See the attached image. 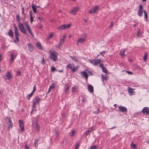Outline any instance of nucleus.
I'll return each mask as SVG.
<instances>
[{
    "label": "nucleus",
    "instance_id": "obj_1",
    "mask_svg": "<svg viewBox=\"0 0 149 149\" xmlns=\"http://www.w3.org/2000/svg\"><path fill=\"white\" fill-rule=\"evenodd\" d=\"M66 68L71 69L73 72H76L78 69L77 66H76L74 64L72 63H69L66 66Z\"/></svg>",
    "mask_w": 149,
    "mask_h": 149
},
{
    "label": "nucleus",
    "instance_id": "obj_2",
    "mask_svg": "<svg viewBox=\"0 0 149 149\" xmlns=\"http://www.w3.org/2000/svg\"><path fill=\"white\" fill-rule=\"evenodd\" d=\"M49 58L50 59L54 61H56L58 60V58L56 55V52H51Z\"/></svg>",
    "mask_w": 149,
    "mask_h": 149
},
{
    "label": "nucleus",
    "instance_id": "obj_3",
    "mask_svg": "<svg viewBox=\"0 0 149 149\" xmlns=\"http://www.w3.org/2000/svg\"><path fill=\"white\" fill-rule=\"evenodd\" d=\"M6 119L7 120L6 124L8 125V128L9 130H10V129H11L12 128L13 124L12 123V120L10 117H7L6 118Z\"/></svg>",
    "mask_w": 149,
    "mask_h": 149
},
{
    "label": "nucleus",
    "instance_id": "obj_4",
    "mask_svg": "<svg viewBox=\"0 0 149 149\" xmlns=\"http://www.w3.org/2000/svg\"><path fill=\"white\" fill-rule=\"evenodd\" d=\"M15 28V31L14 32L15 34V38H16V40H14V42L15 43H17L19 40V38L18 36H19V35L18 32V29L17 27L15 25H13Z\"/></svg>",
    "mask_w": 149,
    "mask_h": 149
},
{
    "label": "nucleus",
    "instance_id": "obj_5",
    "mask_svg": "<svg viewBox=\"0 0 149 149\" xmlns=\"http://www.w3.org/2000/svg\"><path fill=\"white\" fill-rule=\"evenodd\" d=\"M38 121L37 120L36 122H33L32 123V127L33 128L38 132H39L40 130V127L38 124Z\"/></svg>",
    "mask_w": 149,
    "mask_h": 149
},
{
    "label": "nucleus",
    "instance_id": "obj_6",
    "mask_svg": "<svg viewBox=\"0 0 149 149\" xmlns=\"http://www.w3.org/2000/svg\"><path fill=\"white\" fill-rule=\"evenodd\" d=\"M18 27L19 29L22 33L25 34H26L27 33L26 30L23 26V24L22 23H19Z\"/></svg>",
    "mask_w": 149,
    "mask_h": 149
},
{
    "label": "nucleus",
    "instance_id": "obj_7",
    "mask_svg": "<svg viewBox=\"0 0 149 149\" xmlns=\"http://www.w3.org/2000/svg\"><path fill=\"white\" fill-rule=\"evenodd\" d=\"M101 60L100 59H91L90 60V62L91 64L93 65H97L98 63H100L101 62Z\"/></svg>",
    "mask_w": 149,
    "mask_h": 149
},
{
    "label": "nucleus",
    "instance_id": "obj_8",
    "mask_svg": "<svg viewBox=\"0 0 149 149\" xmlns=\"http://www.w3.org/2000/svg\"><path fill=\"white\" fill-rule=\"evenodd\" d=\"M12 77V74L9 72H7L6 74L2 77L6 80H10Z\"/></svg>",
    "mask_w": 149,
    "mask_h": 149
},
{
    "label": "nucleus",
    "instance_id": "obj_9",
    "mask_svg": "<svg viewBox=\"0 0 149 149\" xmlns=\"http://www.w3.org/2000/svg\"><path fill=\"white\" fill-rule=\"evenodd\" d=\"M99 7L97 6L94 7L93 8L91 9L89 12V13L90 14H92L93 13H96L98 12Z\"/></svg>",
    "mask_w": 149,
    "mask_h": 149
},
{
    "label": "nucleus",
    "instance_id": "obj_10",
    "mask_svg": "<svg viewBox=\"0 0 149 149\" xmlns=\"http://www.w3.org/2000/svg\"><path fill=\"white\" fill-rule=\"evenodd\" d=\"M118 109L120 112L123 113H126L127 111V108L123 106H120Z\"/></svg>",
    "mask_w": 149,
    "mask_h": 149
},
{
    "label": "nucleus",
    "instance_id": "obj_11",
    "mask_svg": "<svg viewBox=\"0 0 149 149\" xmlns=\"http://www.w3.org/2000/svg\"><path fill=\"white\" fill-rule=\"evenodd\" d=\"M71 24H64L62 25L61 26H60L58 29H64L66 28H69L71 26Z\"/></svg>",
    "mask_w": 149,
    "mask_h": 149
},
{
    "label": "nucleus",
    "instance_id": "obj_12",
    "mask_svg": "<svg viewBox=\"0 0 149 149\" xmlns=\"http://www.w3.org/2000/svg\"><path fill=\"white\" fill-rule=\"evenodd\" d=\"M142 112L143 114L148 115L149 114V109L147 107H145L143 109Z\"/></svg>",
    "mask_w": 149,
    "mask_h": 149
},
{
    "label": "nucleus",
    "instance_id": "obj_13",
    "mask_svg": "<svg viewBox=\"0 0 149 149\" xmlns=\"http://www.w3.org/2000/svg\"><path fill=\"white\" fill-rule=\"evenodd\" d=\"M79 10V7H75L72 9L70 10V12L73 14H76L77 12Z\"/></svg>",
    "mask_w": 149,
    "mask_h": 149
},
{
    "label": "nucleus",
    "instance_id": "obj_14",
    "mask_svg": "<svg viewBox=\"0 0 149 149\" xmlns=\"http://www.w3.org/2000/svg\"><path fill=\"white\" fill-rule=\"evenodd\" d=\"M19 124V125L20 127H21L20 130V131L21 132H23L24 131V123L21 120H19L18 121Z\"/></svg>",
    "mask_w": 149,
    "mask_h": 149
},
{
    "label": "nucleus",
    "instance_id": "obj_15",
    "mask_svg": "<svg viewBox=\"0 0 149 149\" xmlns=\"http://www.w3.org/2000/svg\"><path fill=\"white\" fill-rule=\"evenodd\" d=\"M87 71V70H86ZM81 76L85 77L86 80L88 79V76L86 71L81 72Z\"/></svg>",
    "mask_w": 149,
    "mask_h": 149
},
{
    "label": "nucleus",
    "instance_id": "obj_16",
    "mask_svg": "<svg viewBox=\"0 0 149 149\" xmlns=\"http://www.w3.org/2000/svg\"><path fill=\"white\" fill-rule=\"evenodd\" d=\"M28 47L29 52L30 53L34 49V47L33 45L31 43H28Z\"/></svg>",
    "mask_w": 149,
    "mask_h": 149
},
{
    "label": "nucleus",
    "instance_id": "obj_17",
    "mask_svg": "<svg viewBox=\"0 0 149 149\" xmlns=\"http://www.w3.org/2000/svg\"><path fill=\"white\" fill-rule=\"evenodd\" d=\"M88 91L90 92H93V88L91 85H88Z\"/></svg>",
    "mask_w": 149,
    "mask_h": 149
},
{
    "label": "nucleus",
    "instance_id": "obj_18",
    "mask_svg": "<svg viewBox=\"0 0 149 149\" xmlns=\"http://www.w3.org/2000/svg\"><path fill=\"white\" fill-rule=\"evenodd\" d=\"M26 24V29L28 30L29 32V33L32 36H33V33H32L31 29L28 26V24Z\"/></svg>",
    "mask_w": 149,
    "mask_h": 149
},
{
    "label": "nucleus",
    "instance_id": "obj_19",
    "mask_svg": "<svg viewBox=\"0 0 149 149\" xmlns=\"http://www.w3.org/2000/svg\"><path fill=\"white\" fill-rule=\"evenodd\" d=\"M36 46L38 49L40 50H42L43 49V48L41 46V43L40 42H37L36 43Z\"/></svg>",
    "mask_w": 149,
    "mask_h": 149
},
{
    "label": "nucleus",
    "instance_id": "obj_20",
    "mask_svg": "<svg viewBox=\"0 0 149 149\" xmlns=\"http://www.w3.org/2000/svg\"><path fill=\"white\" fill-rule=\"evenodd\" d=\"M64 42V39H61L58 44V46L60 48L62 45L63 43Z\"/></svg>",
    "mask_w": 149,
    "mask_h": 149
},
{
    "label": "nucleus",
    "instance_id": "obj_21",
    "mask_svg": "<svg viewBox=\"0 0 149 149\" xmlns=\"http://www.w3.org/2000/svg\"><path fill=\"white\" fill-rule=\"evenodd\" d=\"M64 88L65 93H68L69 89V85L67 84L65 85Z\"/></svg>",
    "mask_w": 149,
    "mask_h": 149
},
{
    "label": "nucleus",
    "instance_id": "obj_22",
    "mask_svg": "<svg viewBox=\"0 0 149 149\" xmlns=\"http://www.w3.org/2000/svg\"><path fill=\"white\" fill-rule=\"evenodd\" d=\"M29 15L30 17V22L31 24L32 23L33 21V17L32 16V12H29Z\"/></svg>",
    "mask_w": 149,
    "mask_h": 149
},
{
    "label": "nucleus",
    "instance_id": "obj_23",
    "mask_svg": "<svg viewBox=\"0 0 149 149\" xmlns=\"http://www.w3.org/2000/svg\"><path fill=\"white\" fill-rule=\"evenodd\" d=\"M125 50H123L120 52V54L121 55V57H124L125 56Z\"/></svg>",
    "mask_w": 149,
    "mask_h": 149
},
{
    "label": "nucleus",
    "instance_id": "obj_24",
    "mask_svg": "<svg viewBox=\"0 0 149 149\" xmlns=\"http://www.w3.org/2000/svg\"><path fill=\"white\" fill-rule=\"evenodd\" d=\"M14 54L13 53H12L10 55V61L12 63L14 60Z\"/></svg>",
    "mask_w": 149,
    "mask_h": 149
},
{
    "label": "nucleus",
    "instance_id": "obj_25",
    "mask_svg": "<svg viewBox=\"0 0 149 149\" xmlns=\"http://www.w3.org/2000/svg\"><path fill=\"white\" fill-rule=\"evenodd\" d=\"M8 35L12 38L13 37L14 35L13 31L11 29H10L8 32Z\"/></svg>",
    "mask_w": 149,
    "mask_h": 149
},
{
    "label": "nucleus",
    "instance_id": "obj_26",
    "mask_svg": "<svg viewBox=\"0 0 149 149\" xmlns=\"http://www.w3.org/2000/svg\"><path fill=\"white\" fill-rule=\"evenodd\" d=\"M85 40L82 38H80L78 40V42L80 43H84Z\"/></svg>",
    "mask_w": 149,
    "mask_h": 149
},
{
    "label": "nucleus",
    "instance_id": "obj_27",
    "mask_svg": "<svg viewBox=\"0 0 149 149\" xmlns=\"http://www.w3.org/2000/svg\"><path fill=\"white\" fill-rule=\"evenodd\" d=\"M70 57L75 62H77L78 61V59L76 57L74 56H70Z\"/></svg>",
    "mask_w": 149,
    "mask_h": 149
},
{
    "label": "nucleus",
    "instance_id": "obj_28",
    "mask_svg": "<svg viewBox=\"0 0 149 149\" xmlns=\"http://www.w3.org/2000/svg\"><path fill=\"white\" fill-rule=\"evenodd\" d=\"M32 7L33 12L35 13H36L37 12L36 10V7L34 5H33V4H32Z\"/></svg>",
    "mask_w": 149,
    "mask_h": 149
},
{
    "label": "nucleus",
    "instance_id": "obj_29",
    "mask_svg": "<svg viewBox=\"0 0 149 149\" xmlns=\"http://www.w3.org/2000/svg\"><path fill=\"white\" fill-rule=\"evenodd\" d=\"M144 10H139L138 13V15L140 17L142 16L143 15V12Z\"/></svg>",
    "mask_w": 149,
    "mask_h": 149
},
{
    "label": "nucleus",
    "instance_id": "obj_30",
    "mask_svg": "<svg viewBox=\"0 0 149 149\" xmlns=\"http://www.w3.org/2000/svg\"><path fill=\"white\" fill-rule=\"evenodd\" d=\"M33 94V92H31L30 94L27 95L26 97L27 99H28L29 100L31 97L32 96Z\"/></svg>",
    "mask_w": 149,
    "mask_h": 149
},
{
    "label": "nucleus",
    "instance_id": "obj_31",
    "mask_svg": "<svg viewBox=\"0 0 149 149\" xmlns=\"http://www.w3.org/2000/svg\"><path fill=\"white\" fill-rule=\"evenodd\" d=\"M35 100H36V102L37 103H38L39 102H40V98L37 97H36L35 98Z\"/></svg>",
    "mask_w": 149,
    "mask_h": 149
},
{
    "label": "nucleus",
    "instance_id": "obj_32",
    "mask_svg": "<svg viewBox=\"0 0 149 149\" xmlns=\"http://www.w3.org/2000/svg\"><path fill=\"white\" fill-rule=\"evenodd\" d=\"M16 20L18 22H19L20 21V18L19 15L17 14L16 15Z\"/></svg>",
    "mask_w": 149,
    "mask_h": 149
},
{
    "label": "nucleus",
    "instance_id": "obj_33",
    "mask_svg": "<svg viewBox=\"0 0 149 149\" xmlns=\"http://www.w3.org/2000/svg\"><path fill=\"white\" fill-rule=\"evenodd\" d=\"M54 36L53 34L52 33H50L49 36L47 37V40L51 38Z\"/></svg>",
    "mask_w": 149,
    "mask_h": 149
},
{
    "label": "nucleus",
    "instance_id": "obj_34",
    "mask_svg": "<svg viewBox=\"0 0 149 149\" xmlns=\"http://www.w3.org/2000/svg\"><path fill=\"white\" fill-rule=\"evenodd\" d=\"M55 88V85L54 84H52L49 86V90H51L52 89L54 88Z\"/></svg>",
    "mask_w": 149,
    "mask_h": 149
},
{
    "label": "nucleus",
    "instance_id": "obj_35",
    "mask_svg": "<svg viewBox=\"0 0 149 149\" xmlns=\"http://www.w3.org/2000/svg\"><path fill=\"white\" fill-rule=\"evenodd\" d=\"M147 54L146 52L145 53V54L144 56L143 60L145 61H146L147 58Z\"/></svg>",
    "mask_w": 149,
    "mask_h": 149
},
{
    "label": "nucleus",
    "instance_id": "obj_36",
    "mask_svg": "<svg viewBox=\"0 0 149 149\" xmlns=\"http://www.w3.org/2000/svg\"><path fill=\"white\" fill-rule=\"evenodd\" d=\"M134 90L130 87H128V91L129 93H133L132 91Z\"/></svg>",
    "mask_w": 149,
    "mask_h": 149
},
{
    "label": "nucleus",
    "instance_id": "obj_37",
    "mask_svg": "<svg viewBox=\"0 0 149 149\" xmlns=\"http://www.w3.org/2000/svg\"><path fill=\"white\" fill-rule=\"evenodd\" d=\"M143 12L144 13V15H145V18L146 19V20H147V17H148L147 13L145 10H144Z\"/></svg>",
    "mask_w": 149,
    "mask_h": 149
},
{
    "label": "nucleus",
    "instance_id": "obj_38",
    "mask_svg": "<svg viewBox=\"0 0 149 149\" xmlns=\"http://www.w3.org/2000/svg\"><path fill=\"white\" fill-rule=\"evenodd\" d=\"M102 71L103 72L107 73V70L106 69V68L105 67H103L102 68Z\"/></svg>",
    "mask_w": 149,
    "mask_h": 149
},
{
    "label": "nucleus",
    "instance_id": "obj_39",
    "mask_svg": "<svg viewBox=\"0 0 149 149\" xmlns=\"http://www.w3.org/2000/svg\"><path fill=\"white\" fill-rule=\"evenodd\" d=\"M102 78L107 80L108 79V77L107 76H104L103 75H101Z\"/></svg>",
    "mask_w": 149,
    "mask_h": 149
},
{
    "label": "nucleus",
    "instance_id": "obj_40",
    "mask_svg": "<svg viewBox=\"0 0 149 149\" xmlns=\"http://www.w3.org/2000/svg\"><path fill=\"white\" fill-rule=\"evenodd\" d=\"M98 147L96 145L93 146H91L90 147V149H96L97 148H98Z\"/></svg>",
    "mask_w": 149,
    "mask_h": 149
},
{
    "label": "nucleus",
    "instance_id": "obj_41",
    "mask_svg": "<svg viewBox=\"0 0 149 149\" xmlns=\"http://www.w3.org/2000/svg\"><path fill=\"white\" fill-rule=\"evenodd\" d=\"M132 143H133L132 142V144L131 146L132 148L133 149H136V145L135 144H133Z\"/></svg>",
    "mask_w": 149,
    "mask_h": 149
},
{
    "label": "nucleus",
    "instance_id": "obj_42",
    "mask_svg": "<svg viewBox=\"0 0 149 149\" xmlns=\"http://www.w3.org/2000/svg\"><path fill=\"white\" fill-rule=\"evenodd\" d=\"M1 48L3 50H5L6 48L5 47V45L4 44H1Z\"/></svg>",
    "mask_w": 149,
    "mask_h": 149
},
{
    "label": "nucleus",
    "instance_id": "obj_43",
    "mask_svg": "<svg viewBox=\"0 0 149 149\" xmlns=\"http://www.w3.org/2000/svg\"><path fill=\"white\" fill-rule=\"evenodd\" d=\"M143 7L142 5H141L139 6V10H143Z\"/></svg>",
    "mask_w": 149,
    "mask_h": 149
},
{
    "label": "nucleus",
    "instance_id": "obj_44",
    "mask_svg": "<svg viewBox=\"0 0 149 149\" xmlns=\"http://www.w3.org/2000/svg\"><path fill=\"white\" fill-rule=\"evenodd\" d=\"M86 36H87L86 34H84L82 35V38L85 40L86 38Z\"/></svg>",
    "mask_w": 149,
    "mask_h": 149
},
{
    "label": "nucleus",
    "instance_id": "obj_45",
    "mask_svg": "<svg viewBox=\"0 0 149 149\" xmlns=\"http://www.w3.org/2000/svg\"><path fill=\"white\" fill-rule=\"evenodd\" d=\"M100 111V109L99 108H98L97 109V111H94L93 113L95 114H97Z\"/></svg>",
    "mask_w": 149,
    "mask_h": 149
},
{
    "label": "nucleus",
    "instance_id": "obj_46",
    "mask_svg": "<svg viewBox=\"0 0 149 149\" xmlns=\"http://www.w3.org/2000/svg\"><path fill=\"white\" fill-rule=\"evenodd\" d=\"M56 70V68L54 67H52L51 68V71L52 72H54Z\"/></svg>",
    "mask_w": 149,
    "mask_h": 149
},
{
    "label": "nucleus",
    "instance_id": "obj_47",
    "mask_svg": "<svg viewBox=\"0 0 149 149\" xmlns=\"http://www.w3.org/2000/svg\"><path fill=\"white\" fill-rule=\"evenodd\" d=\"M59 134V133L58 131V130H55V135L57 136Z\"/></svg>",
    "mask_w": 149,
    "mask_h": 149
},
{
    "label": "nucleus",
    "instance_id": "obj_48",
    "mask_svg": "<svg viewBox=\"0 0 149 149\" xmlns=\"http://www.w3.org/2000/svg\"><path fill=\"white\" fill-rule=\"evenodd\" d=\"M21 74V72L19 71H18L17 72V76H19Z\"/></svg>",
    "mask_w": 149,
    "mask_h": 149
},
{
    "label": "nucleus",
    "instance_id": "obj_49",
    "mask_svg": "<svg viewBox=\"0 0 149 149\" xmlns=\"http://www.w3.org/2000/svg\"><path fill=\"white\" fill-rule=\"evenodd\" d=\"M36 104V102L35 101H33V105L32 106V108H34Z\"/></svg>",
    "mask_w": 149,
    "mask_h": 149
},
{
    "label": "nucleus",
    "instance_id": "obj_50",
    "mask_svg": "<svg viewBox=\"0 0 149 149\" xmlns=\"http://www.w3.org/2000/svg\"><path fill=\"white\" fill-rule=\"evenodd\" d=\"M105 53V51H104L102 52H101L100 53V54L102 56H103Z\"/></svg>",
    "mask_w": 149,
    "mask_h": 149
},
{
    "label": "nucleus",
    "instance_id": "obj_51",
    "mask_svg": "<svg viewBox=\"0 0 149 149\" xmlns=\"http://www.w3.org/2000/svg\"><path fill=\"white\" fill-rule=\"evenodd\" d=\"M88 73L90 76H92L93 75V74L90 71L88 70Z\"/></svg>",
    "mask_w": 149,
    "mask_h": 149
},
{
    "label": "nucleus",
    "instance_id": "obj_52",
    "mask_svg": "<svg viewBox=\"0 0 149 149\" xmlns=\"http://www.w3.org/2000/svg\"><path fill=\"white\" fill-rule=\"evenodd\" d=\"M72 92L73 93H74L75 91V89L74 87H72Z\"/></svg>",
    "mask_w": 149,
    "mask_h": 149
},
{
    "label": "nucleus",
    "instance_id": "obj_53",
    "mask_svg": "<svg viewBox=\"0 0 149 149\" xmlns=\"http://www.w3.org/2000/svg\"><path fill=\"white\" fill-rule=\"evenodd\" d=\"M71 134H70V136H73L74 134V131H72L71 132Z\"/></svg>",
    "mask_w": 149,
    "mask_h": 149
},
{
    "label": "nucleus",
    "instance_id": "obj_54",
    "mask_svg": "<svg viewBox=\"0 0 149 149\" xmlns=\"http://www.w3.org/2000/svg\"><path fill=\"white\" fill-rule=\"evenodd\" d=\"M36 91V86H35L33 87V91H32V92H33H33H34Z\"/></svg>",
    "mask_w": 149,
    "mask_h": 149
},
{
    "label": "nucleus",
    "instance_id": "obj_55",
    "mask_svg": "<svg viewBox=\"0 0 149 149\" xmlns=\"http://www.w3.org/2000/svg\"><path fill=\"white\" fill-rule=\"evenodd\" d=\"M89 133H90L89 131L88 130L86 131V133H85L86 135V136L87 135H88Z\"/></svg>",
    "mask_w": 149,
    "mask_h": 149
},
{
    "label": "nucleus",
    "instance_id": "obj_56",
    "mask_svg": "<svg viewBox=\"0 0 149 149\" xmlns=\"http://www.w3.org/2000/svg\"><path fill=\"white\" fill-rule=\"evenodd\" d=\"M113 24L112 22H111V24L110 26V28H111L113 26Z\"/></svg>",
    "mask_w": 149,
    "mask_h": 149
},
{
    "label": "nucleus",
    "instance_id": "obj_57",
    "mask_svg": "<svg viewBox=\"0 0 149 149\" xmlns=\"http://www.w3.org/2000/svg\"><path fill=\"white\" fill-rule=\"evenodd\" d=\"M38 19H39V20L41 21L43 19L42 17H38Z\"/></svg>",
    "mask_w": 149,
    "mask_h": 149
},
{
    "label": "nucleus",
    "instance_id": "obj_58",
    "mask_svg": "<svg viewBox=\"0 0 149 149\" xmlns=\"http://www.w3.org/2000/svg\"><path fill=\"white\" fill-rule=\"evenodd\" d=\"M139 30L138 31V33H137V35H138V36H140V34H141V33H140L139 32Z\"/></svg>",
    "mask_w": 149,
    "mask_h": 149
},
{
    "label": "nucleus",
    "instance_id": "obj_59",
    "mask_svg": "<svg viewBox=\"0 0 149 149\" xmlns=\"http://www.w3.org/2000/svg\"><path fill=\"white\" fill-rule=\"evenodd\" d=\"M126 72L127 73L130 74H133V73L130 72L129 71H126Z\"/></svg>",
    "mask_w": 149,
    "mask_h": 149
},
{
    "label": "nucleus",
    "instance_id": "obj_60",
    "mask_svg": "<svg viewBox=\"0 0 149 149\" xmlns=\"http://www.w3.org/2000/svg\"><path fill=\"white\" fill-rule=\"evenodd\" d=\"M42 63L43 65L45 63L44 58H43L42 60Z\"/></svg>",
    "mask_w": 149,
    "mask_h": 149
},
{
    "label": "nucleus",
    "instance_id": "obj_61",
    "mask_svg": "<svg viewBox=\"0 0 149 149\" xmlns=\"http://www.w3.org/2000/svg\"><path fill=\"white\" fill-rule=\"evenodd\" d=\"M25 149H29V148L27 146V144L25 145Z\"/></svg>",
    "mask_w": 149,
    "mask_h": 149
},
{
    "label": "nucleus",
    "instance_id": "obj_62",
    "mask_svg": "<svg viewBox=\"0 0 149 149\" xmlns=\"http://www.w3.org/2000/svg\"><path fill=\"white\" fill-rule=\"evenodd\" d=\"M100 67H101L102 68L103 67H104V66H103V64H100Z\"/></svg>",
    "mask_w": 149,
    "mask_h": 149
},
{
    "label": "nucleus",
    "instance_id": "obj_63",
    "mask_svg": "<svg viewBox=\"0 0 149 149\" xmlns=\"http://www.w3.org/2000/svg\"><path fill=\"white\" fill-rule=\"evenodd\" d=\"M66 37V36L65 35H64L63 36V38L62 39H63L65 40V37Z\"/></svg>",
    "mask_w": 149,
    "mask_h": 149
},
{
    "label": "nucleus",
    "instance_id": "obj_64",
    "mask_svg": "<svg viewBox=\"0 0 149 149\" xmlns=\"http://www.w3.org/2000/svg\"><path fill=\"white\" fill-rule=\"evenodd\" d=\"M42 28H43V26H42V25H41V26H39V29H42Z\"/></svg>",
    "mask_w": 149,
    "mask_h": 149
}]
</instances>
